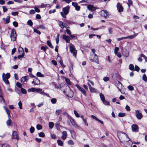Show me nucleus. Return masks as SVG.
Returning a JSON list of instances; mask_svg holds the SVG:
<instances>
[{
	"mask_svg": "<svg viewBox=\"0 0 147 147\" xmlns=\"http://www.w3.org/2000/svg\"><path fill=\"white\" fill-rule=\"evenodd\" d=\"M36 88H32L30 89H28V90L29 92H36Z\"/></svg>",
	"mask_w": 147,
	"mask_h": 147,
	"instance_id": "2f4dec72",
	"label": "nucleus"
},
{
	"mask_svg": "<svg viewBox=\"0 0 147 147\" xmlns=\"http://www.w3.org/2000/svg\"><path fill=\"white\" fill-rule=\"evenodd\" d=\"M18 105L19 106V108L20 109H22V104L21 101H19L18 103Z\"/></svg>",
	"mask_w": 147,
	"mask_h": 147,
	"instance_id": "de8ad7c7",
	"label": "nucleus"
},
{
	"mask_svg": "<svg viewBox=\"0 0 147 147\" xmlns=\"http://www.w3.org/2000/svg\"><path fill=\"white\" fill-rule=\"evenodd\" d=\"M67 136V132L66 131H64L62 132V135L61 137L63 140H65Z\"/></svg>",
	"mask_w": 147,
	"mask_h": 147,
	"instance_id": "f3484780",
	"label": "nucleus"
},
{
	"mask_svg": "<svg viewBox=\"0 0 147 147\" xmlns=\"http://www.w3.org/2000/svg\"><path fill=\"white\" fill-rule=\"evenodd\" d=\"M100 13L102 16L105 18H107L109 16V13L106 10H103L101 11Z\"/></svg>",
	"mask_w": 147,
	"mask_h": 147,
	"instance_id": "0eeeda50",
	"label": "nucleus"
},
{
	"mask_svg": "<svg viewBox=\"0 0 147 147\" xmlns=\"http://www.w3.org/2000/svg\"><path fill=\"white\" fill-rule=\"evenodd\" d=\"M70 8V7L69 5L63 8L62 9L63 12H60L61 15L63 18H66V16L69 13Z\"/></svg>",
	"mask_w": 147,
	"mask_h": 147,
	"instance_id": "f257e3e1",
	"label": "nucleus"
},
{
	"mask_svg": "<svg viewBox=\"0 0 147 147\" xmlns=\"http://www.w3.org/2000/svg\"><path fill=\"white\" fill-rule=\"evenodd\" d=\"M37 29H41L43 30H45L46 29V27L42 25H39L37 28Z\"/></svg>",
	"mask_w": 147,
	"mask_h": 147,
	"instance_id": "c756f323",
	"label": "nucleus"
},
{
	"mask_svg": "<svg viewBox=\"0 0 147 147\" xmlns=\"http://www.w3.org/2000/svg\"><path fill=\"white\" fill-rule=\"evenodd\" d=\"M36 92L40 93L41 94V93L42 92H43V91H42V89L41 88H37L36 89Z\"/></svg>",
	"mask_w": 147,
	"mask_h": 147,
	"instance_id": "37998d69",
	"label": "nucleus"
},
{
	"mask_svg": "<svg viewBox=\"0 0 147 147\" xmlns=\"http://www.w3.org/2000/svg\"><path fill=\"white\" fill-rule=\"evenodd\" d=\"M13 26L16 27H17L18 26V24L17 22H14L13 23Z\"/></svg>",
	"mask_w": 147,
	"mask_h": 147,
	"instance_id": "052dcab7",
	"label": "nucleus"
},
{
	"mask_svg": "<svg viewBox=\"0 0 147 147\" xmlns=\"http://www.w3.org/2000/svg\"><path fill=\"white\" fill-rule=\"evenodd\" d=\"M103 103L105 105H110V104L109 102L106 100H105L103 101H102Z\"/></svg>",
	"mask_w": 147,
	"mask_h": 147,
	"instance_id": "79ce46f5",
	"label": "nucleus"
},
{
	"mask_svg": "<svg viewBox=\"0 0 147 147\" xmlns=\"http://www.w3.org/2000/svg\"><path fill=\"white\" fill-rule=\"evenodd\" d=\"M42 128V125L40 124H38L36 126V128L38 130H40Z\"/></svg>",
	"mask_w": 147,
	"mask_h": 147,
	"instance_id": "3c124183",
	"label": "nucleus"
},
{
	"mask_svg": "<svg viewBox=\"0 0 147 147\" xmlns=\"http://www.w3.org/2000/svg\"><path fill=\"white\" fill-rule=\"evenodd\" d=\"M72 5L75 7V9L77 11H79L80 9V7L78 6L77 3L76 2H72Z\"/></svg>",
	"mask_w": 147,
	"mask_h": 147,
	"instance_id": "ddd939ff",
	"label": "nucleus"
},
{
	"mask_svg": "<svg viewBox=\"0 0 147 147\" xmlns=\"http://www.w3.org/2000/svg\"><path fill=\"white\" fill-rule=\"evenodd\" d=\"M18 51L20 54H23L24 55V49L22 47H19V48Z\"/></svg>",
	"mask_w": 147,
	"mask_h": 147,
	"instance_id": "4be33fe9",
	"label": "nucleus"
},
{
	"mask_svg": "<svg viewBox=\"0 0 147 147\" xmlns=\"http://www.w3.org/2000/svg\"><path fill=\"white\" fill-rule=\"evenodd\" d=\"M88 9L91 11H93L96 9V8L92 5H89L88 6Z\"/></svg>",
	"mask_w": 147,
	"mask_h": 147,
	"instance_id": "412c9836",
	"label": "nucleus"
},
{
	"mask_svg": "<svg viewBox=\"0 0 147 147\" xmlns=\"http://www.w3.org/2000/svg\"><path fill=\"white\" fill-rule=\"evenodd\" d=\"M0 102H5V100L2 96V95H0Z\"/></svg>",
	"mask_w": 147,
	"mask_h": 147,
	"instance_id": "09e8293b",
	"label": "nucleus"
},
{
	"mask_svg": "<svg viewBox=\"0 0 147 147\" xmlns=\"http://www.w3.org/2000/svg\"><path fill=\"white\" fill-rule=\"evenodd\" d=\"M142 80L145 82L147 81V77L145 74L143 75L142 76Z\"/></svg>",
	"mask_w": 147,
	"mask_h": 147,
	"instance_id": "4c0bfd02",
	"label": "nucleus"
},
{
	"mask_svg": "<svg viewBox=\"0 0 147 147\" xmlns=\"http://www.w3.org/2000/svg\"><path fill=\"white\" fill-rule=\"evenodd\" d=\"M40 83V80L37 78H35L34 79L32 82V83L34 84V85H38Z\"/></svg>",
	"mask_w": 147,
	"mask_h": 147,
	"instance_id": "2eb2a0df",
	"label": "nucleus"
},
{
	"mask_svg": "<svg viewBox=\"0 0 147 147\" xmlns=\"http://www.w3.org/2000/svg\"><path fill=\"white\" fill-rule=\"evenodd\" d=\"M27 23L28 25H30V26H32L33 25V23L32 21L30 20H29L27 22Z\"/></svg>",
	"mask_w": 147,
	"mask_h": 147,
	"instance_id": "4d7b16f0",
	"label": "nucleus"
},
{
	"mask_svg": "<svg viewBox=\"0 0 147 147\" xmlns=\"http://www.w3.org/2000/svg\"><path fill=\"white\" fill-rule=\"evenodd\" d=\"M47 45L51 48H53V47L52 45L51 42L49 40H48L47 41Z\"/></svg>",
	"mask_w": 147,
	"mask_h": 147,
	"instance_id": "e433bc0d",
	"label": "nucleus"
},
{
	"mask_svg": "<svg viewBox=\"0 0 147 147\" xmlns=\"http://www.w3.org/2000/svg\"><path fill=\"white\" fill-rule=\"evenodd\" d=\"M100 96L101 99V100L102 101H103V100H105L104 96V95L102 93H100Z\"/></svg>",
	"mask_w": 147,
	"mask_h": 147,
	"instance_id": "c85d7f7f",
	"label": "nucleus"
},
{
	"mask_svg": "<svg viewBox=\"0 0 147 147\" xmlns=\"http://www.w3.org/2000/svg\"><path fill=\"white\" fill-rule=\"evenodd\" d=\"M132 131L133 132H137L138 131V127L136 124H134L132 125Z\"/></svg>",
	"mask_w": 147,
	"mask_h": 147,
	"instance_id": "1a4fd4ad",
	"label": "nucleus"
},
{
	"mask_svg": "<svg viewBox=\"0 0 147 147\" xmlns=\"http://www.w3.org/2000/svg\"><path fill=\"white\" fill-rule=\"evenodd\" d=\"M62 112V111L61 109L57 110L56 111V114L59 115Z\"/></svg>",
	"mask_w": 147,
	"mask_h": 147,
	"instance_id": "a19ab883",
	"label": "nucleus"
},
{
	"mask_svg": "<svg viewBox=\"0 0 147 147\" xmlns=\"http://www.w3.org/2000/svg\"><path fill=\"white\" fill-rule=\"evenodd\" d=\"M67 96L68 97L72 98L74 96V93L73 91L71 90H69L68 94L67 95Z\"/></svg>",
	"mask_w": 147,
	"mask_h": 147,
	"instance_id": "5701e85b",
	"label": "nucleus"
},
{
	"mask_svg": "<svg viewBox=\"0 0 147 147\" xmlns=\"http://www.w3.org/2000/svg\"><path fill=\"white\" fill-rule=\"evenodd\" d=\"M1 147H9V146L8 144H2Z\"/></svg>",
	"mask_w": 147,
	"mask_h": 147,
	"instance_id": "774afa93",
	"label": "nucleus"
},
{
	"mask_svg": "<svg viewBox=\"0 0 147 147\" xmlns=\"http://www.w3.org/2000/svg\"><path fill=\"white\" fill-rule=\"evenodd\" d=\"M117 87L120 91H121V88L122 87V84L119 81H118V83L117 85Z\"/></svg>",
	"mask_w": 147,
	"mask_h": 147,
	"instance_id": "b1692460",
	"label": "nucleus"
},
{
	"mask_svg": "<svg viewBox=\"0 0 147 147\" xmlns=\"http://www.w3.org/2000/svg\"><path fill=\"white\" fill-rule=\"evenodd\" d=\"M129 69L131 71H134V67L132 64H130L129 66Z\"/></svg>",
	"mask_w": 147,
	"mask_h": 147,
	"instance_id": "7c9ffc66",
	"label": "nucleus"
},
{
	"mask_svg": "<svg viewBox=\"0 0 147 147\" xmlns=\"http://www.w3.org/2000/svg\"><path fill=\"white\" fill-rule=\"evenodd\" d=\"M57 143L60 146H62L63 145V142L60 140H57Z\"/></svg>",
	"mask_w": 147,
	"mask_h": 147,
	"instance_id": "a878e982",
	"label": "nucleus"
},
{
	"mask_svg": "<svg viewBox=\"0 0 147 147\" xmlns=\"http://www.w3.org/2000/svg\"><path fill=\"white\" fill-rule=\"evenodd\" d=\"M109 77H105L103 78V80L105 82H107L109 81Z\"/></svg>",
	"mask_w": 147,
	"mask_h": 147,
	"instance_id": "bf43d9fd",
	"label": "nucleus"
},
{
	"mask_svg": "<svg viewBox=\"0 0 147 147\" xmlns=\"http://www.w3.org/2000/svg\"><path fill=\"white\" fill-rule=\"evenodd\" d=\"M65 81H66L67 83L69 85H71V83L70 80L67 78H65Z\"/></svg>",
	"mask_w": 147,
	"mask_h": 147,
	"instance_id": "cd10ccee",
	"label": "nucleus"
},
{
	"mask_svg": "<svg viewBox=\"0 0 147 147\" xmlns=\"http://www.w3.org/2000/svg\"><path fill=\"white\" fill-rule=\"evenodd\" d=\"M29 77L28 76H25L22 77L21 79V82H27L28 79Z\"/></svg>",
	"mask_w": 147,
	"mask_h": 147,
	"instance_id": "a211bd4d",
	"label": "nucleus"
},
{
	"mask_svg": "<svg viewBox=\"0 0 147 147\" xmlns=\"http://www.w3.org/2000/svg\"><path fill=\"white\" fill-rule=\"evenodd\" d=\"M12 138L16 139L17 140H18L19 139V137L16 131H13Z\"/></svg>",
	"mask_w": 147,
	"mask_h": 147,
	"instance_id": "9b49d317",
	"label": "nucleus"
},
{
	"mask_svg": "<svg viewBox=\"0 0 147 147\" xmlns=\"http://www.w3.org/2000/svg\"><path fill=\"white\" fill-rule=\"evenodd\" d=\"M70 132L72 138L74 139H76V134L75 131L74 130H71Z\"/></svg>",
	"mask_w": 147,
	"mask_h": 147,
	"instance_id": "aec40b11",
	"label": "nucleus"
},
{
	"mask_svg": "<svg viewBox=\"0 0 147 147\" xmlns=\"http://www.w3.org/2000/svg\"><path fill=\"white\" fill-rule=\"evenodd\" d=\"M125 113H119L118 116L120 117H123L125 116Z\"/></svg>",
	"mask_w": 147,
	"mask_h": 147,
	"instance_id": "5fc2aeb1",
	"label": "nucleus"
},
{
	"mask_svg": "<svg viewBox=\"0 0 147 147\" xmlns=\"http://www.w3.org/2000/svg\"><path fill=\"white\" fill-rule=\"evenodd\" d=\"M10 77V74L9 73H7L6 74L3 73L2 75V78L3 80L5 83L7 84H9L8 79Z\"/></svg>",
	"mask_w": 147,
	"mask_h": 147,
	"instance_id": "7ed1b4c3",
	"label": "nucleus"
},
{
	"mask_svg": "<svg viewBox=\"0 0 147 147\" xmlns=\"http://www.w3.org/2000/svg\"><path fill=\"white\" fill-rule=\"evenodd\" d=\"M51 102L52 104H55L57 102V99L55 98H52L51 100Z\"/></svg>",
	"mask_w": 147,
	"mask_h": 147,
	"instance_id": "a18cd8bd",
	"label": "nucleus"
},
{
	"mask_svg": "<svg viewBox=\"0 0 147 147\" xmlns=\"http://www.w3.org/2000/svg\"><path fill=\"white\" fill-rule=\"evenodd\" d=\"M63 38L68 43L70 42V38L69 36L64 34L63 36Z\"/></svg>",
	"mask_w": 147,
	"mask_h": 147,
	"instance_id": "4468645a",
	"label": "nucleus"
},
{
	"mask_svg": "<svg viewBox=\"0 0 147 147\" xmlns=\"http://www.w3.org/2000/svg\"><path fill=\"white\" fill-rule=\"evenodd\" d=\"M134 70L136 71H139L140 70V68L137 65H136L134 69Z\"/></svg>",
	"mask_w": 147,
	"mask_h": 147,
	"instance_id": "e2e57ef3",
	"label": "nucleus"
},
{
	"mask_svg": "<svg viewBox=\"0 0 147 147\" xmlns=\"http://www.w3.org/2000/svg\"><path fill=\"white\" fill-rule=\"evenodd\" d=\"M89 88L90 90V91L92 92H96V90L95 88H92V86L90 87Z\"/></svg>",
	"mask_w": 147,
	"mask_h": 147,
	"instance_id": "bb28decb",
	"label": "nucleus"
},
{
	"mask_svg": "<svg viewBox=\"0 0 147 147\" xmlns=\"http://www.w3.org/2000/svg\"><path fill=\"white\" fill-rule=\"evenodd\" d=\"M58 59H59L60 61L59 62L60 63L61 65L63 67H64L65 66L63 64L62 61L61 60V58L60 57H59Z\"/></svg>",
	"mask_w": 147,
	"mask_h": 147,
	"instance_id": "393cba45",
	"label": "nucleus"
},
{
	"mask_svg": "<svg viewBox=\"0 0 147 147\" xmlns=\"http://www.w3.org/2000/svg\"><path fill=\"white\" fill-rule=\"evenodd\" d=\"M3 20L4 21V23L5 24H8L9 22L10 17L9 16H7L6 20L5 18H3Z\"/></svg>",
	"mask_w": 147,
	"mask_h": 147,
	"instance_id": "6ab92c4d",
	"label": "nucleus"
},
{
	"mask_svg": "<svg viewBox=\"0 0 147 147\" xmlns=\"http://www.w3.org/2000/svg\"><path fill=\"white\" fill-rule=\"evenodd\" d=\"M136 115L137 118L138 119H140L142 117V115L141 113H140L138 110L136 111Z\"/></svg>",
	"mask_w": 147,
	"mask_h": 147,
	"instance_id": "6e6552de",
	"label": "nucleus"
},
{
	"mask_svg": "<svg viewBox=\"0 0 147 147\" xmlns=\"http://www.w3.org/2000/svg\"><path fill=\"white\" fill-rule=\"evenodd\" d=\"M119 74L117 73H115L113 74V78L114 79H116L117 78H119Z\"/></svg>",
	"mask_w": 147,
	"mask_h": 147,
	"instance_id": "f704fd0d",
	"label": "nucleus"
},
{
	"mask_svg": "<svg viewBox=\"0 0 147 147\" xmlns=\"http://www.w3.org/2000/svg\"><path fill=\"white\" fill-rule=\"evenodd\" d=\"M3 11L4 12H5L6 11H7V7L5 6H3Z\"/></svg>",
	"mask_w": 147,
	"mask_h": 147,
	"instance_id": "69168bd1",
	"label": "nucleus"
},
{
	"mask_svg": "<svg viewBox=\"0 0 147 147\" xmlns=\"http://www.w3.org/2000/svg\"><path fill=\"white\" fill-rule=\"evenodd\" d=\"M58 24L59 26L62 29L64 28H66V24L62 21H59Z\"/></svg>",
	"mask_w": 147,
	"mask_h": 147,
	"instance_id": "dca6fc26",
	"label": "nucleus"
},
{
	"mask_svg": "<svg viewBox=\"0 0 147 147\" xmlns=\"http://www.w3.org/2000/svg\"><path fill=\"white\" fill-rule=\"evenodd\" d=\"M54 125V123L52 122H50L49 124V126L50 129H52Z\"/></svg>",
	"mask_w": 147,
	"mask_h": 147,
	"instance_id": "473e14b6",
	"label": "nucleus"
},
{
	"mask_svg": "<svg viewBox=\"0 0 147 147\" xmlns=\"http://www.w3.org/2000/svg\"><path fill=\"white\" fill-rule=\"evenodd\" d=\"M117 8L118 11L121 12L123 11V8L120 4L118 3L117 5Z\"/></svg>",
	"mask_w": 147,
	"mask_h": 147,
	"instance_id": "f8f14e48",
	"label": "nucleus"
},
{
	"mask_svg": "<svg viewBox=\"0 0 147 147\" xmlns=\"http://www.w3.org/2000/svg\"><path fill=\"white\" fill-rule=\"evenodd\" d=\"M16 86L18 88H22V85L19 82H17L16 84Z\"/></svg>",
	"mask_w": 147,
	"mask_h": 147,
	"instance_id": "6e6d98bb",
	"label": "nucleus"
},
{
	"mask_svg": "<svg viewBox=\"0 0 147 147\" xmlns=\"http://www.w3.org/2000/svg\"><path fill=\"white\" fill-rule=\"evenodd\" d=\"M70 51L73 55L75 57H76L77 54V50L75 49V47L74 45L70 44L69 47Z\"/></svg>",
	"mask_w": 147,
	"mask_h": 147,
	"instance_id": "39448f33",
	"label": "nucleus"
},
{
	"mask_svg": "<svg viewBox=\"0 0 147 147\" xmlns=\"http://www.w3.org/2000/svg\"><path fill=\"white\" fill-rule=\"evenodd\" d=\"M135 36L134 35H132L131 36H127L125 37L126 39L127 38H130L132 39L135 37Z\"/></svg>",
	"mask_w": 147,
	"mask_h": 147,
	"instance_id": "49530a36",
	"label": "nucleus"
},
{
	"mask_svg": "<svg viewBox=\"0 0 147 147\" xmlns=\"http://www.w3.org/2000/svg\"><path fill=\"white\" fill-rule=\"evenodd\" d=\"M6 113L8 115V118L10 117V111L8 109H7V110H5Z\"/></svg>",
	"mask_w": 147,
	"mask_h": 147,
	"instance_id": "864d4df0",
	"label": "nucleus"
},
{
	"mask_svg": "<svg viewBox=\"0 0 147 147\" xmlns=\"http://www.w3.org/2000/svg\"><path fill=\"white\" fill-rule=\"evenodd\" d=\"M74 113L76 117H80V115L79 114L77 113V112L76 111H74Z\"/></svg>",
	"mask_w": 147,
	"mask_h": 147,
	"instance_id": "13d9d810",
	"label": "nucleus"
},
{
	"mask_svg": "<svg viewBox=\"0 0 147 147\" xmlns=\"http://www.w3.org/2000/svg\"><path fill=\"white\" fill-rule=\"evenodd\" d=\"M21 91L22 94H26L27 93V91L26 90L23 88H21Z\"/></svg>",
	"mask_w": 147,
	"mask_h": 147,
	"instance_id": "58836bf2",
	"label": "nucleus"
},
{
	"mask_svg": "<svg viewBox=\"0 0 147 147\" xmlns=\"http://www.w3.org/2000/svg\"><path fill=\"white\" fill-rule=\"evenodd\" d=\"M36 75L37 76L40 77H44V75L42 74L40 72H38L36 74Z\"/></svg>",
	"mask_w": 147,
	"mask_h": 147,
	"instance_id": "ea45409f",
	"label": "nucleus"
},
{
	"mask_svg": "<svg viewBox=\"0 0 147 147\" xmlns=\"http://www.w3.org/2000/svg\"><path fill=\"white\" fill-rule=\"evenodd\" d=\"M50 6V5L49 4H42L40 5V7L41 8H44L46 7H49Z\"/></svg>",
	"mask_w": 147,
	"mask_h": 147,
	"instance_id": "c9c22d12",
	"label": "nucleus"
},
{
	"mask_svg": "<svg viewBox=\"0 0 147 147\" xmlns=\"http://www.w3.org/2000/svg\"><path fill=\"white\" fill-rule=\"evenodd\" d=\"M39 136L43 138L45 136V134L43 132H41L38 134Z\"/></svg>",
	"mask_w": 147,
	"mask_h": 147,
	"instance_id": "c03bdc74",
	"label": "nucleus"
},
{
	"mask_svg": "<svg viewBox=\"0 0 147 147\" xmlns=\"http://www.w3.org/2000/svg\"><path fill=\"white\" fill-rule=\"evenodd\" d=\"M60 123L59 121H58L57 123H56L55 124V126L58 129V128H59V127L60 126Z\"/></svg>",
	"mask_w": 147,
	"mask_h": 147,
	"instance_id": "603ef678",
	"label": "nucleus"
},
{
	"mask_svg": "<svg viewBox=\"0 0 147 147\" xmlns=\"http://www.w3.org/2000/svg\"><path fill=\"white\" fill-rule=\"evenodd\" d=\"M34 32L38 34L39 35L41 34V32H40L39 30H37V29H34Z\"/></svg>",
	"mask_w": 147,
	"mask_h": 147,
	"instance_id": "0e129e2a",
	"label": "nucleus"
},
{
	"mask_svg": "<svg viewBox=\"0 0 147 147\" xmlns=\"http://www.w3.org/2000/svg\"><path fill=\"white\" fill-rule=\"evenodd\" d=\"M119 49L118 47H115L114 49V53L115 54H117V51L119 50Z\"/></svg>",
	"mask_w": 147,
	"mask_h": 147,
	"instance_id": "680f3d73",
	"label": "nucleus"
},
{
	"mask_svg": "<svg viewBox=\"0 0 147 147\" xmlns=\"http://www.w3.org/2000/svg\"><path fill=\"white\" fill-rule=\"evenodd\" d=\"M10 118V117L8 118V119L6 121V124L8 126L10 125L11 123V121Z\"/></svg>",
	"mask_w": 147,
	"mask_h": 147,
	"instance_id": "72a5a7b5",
	"label": "nucleus"
},
{
	"mask_svg": "<svg viewBox=\"0 0 147 147\" xmlns=\"http://www.w3.org/2000/svg\"><path fill=\"white\" fill-rule=\"evenodd\" d=\"M10 37L11 41H14L16 40L17 35L15 29H12L11 30Z\"/></svg>",
	"mask_w": 147,
	"mask_h": 147,
	"instance_id": "20e7f679",
	"label": "nucleus"
},
{
	"mask_svg": "<svg viewBox=\"0 0 147 147\" xmlns=\"http://www.w3.org/2000/svg\"><path fill=\"white\" fill-rule=\"evenodd\" d=\"M18 12H12L11 13V14L13 16H17L18 14Z\"/></svg>",
	"mask_w": 147,
	"mask_h": 147,
	"instance_id": "338daca9",
	"label": "nucleus"
},
{
	"mask_svg": "<svg viewBox=\"0 0 147 147\" xmlns=\"http://www.w3.org/2000/svg\"><path fill=\"white\" fill-rule=\"evenodd\" d=\"M118 136L120 141H121V140H123V139L125 137L128 138L129 139L128 140L129 141V138L127 135L125 133L120 132Z\"/></svg>",
	"mask_w": 147,
	"mask_h": 147,
	"instance_id": "423d86ee",
	"label": "nucleus"
},
{
	"mask_svg": "<svg viewBox=\"0 0 147 147\" xmlns=\"http://www.w3.org/2000/svg\"><path fill=\"white\" fill-rule=\"evenodd\" d=\"M89 60L92 62L98 63V57L96 54H91L89 57Z\"/></svg>",
	"mask_w": 147,
	"mask_h": 147,
	"instance_id": "f03ea898",
	"label": "nucleus"
},
{
	"mask_svg": "<svg viewBox=\"0 0 147 147\" xmlns=\"http://www.w3.org/2000/svg\"><path fill=\"white\" fill-rule=\"evenodd\" d=\"M35 130L33 126H31L30 129V132L31 133H32L34 132Z\"/></svg>",
	"mask_w": 147,
	"mask_h": 147,
	"instance_id": "8fccbe9b",
	"label": "nucleus"
},
{
	"mask_svg": "<svg viewBox=\"0 0 147 147\" xmlns=\"http://www.w3.org/2000/svg\"><path fill=\"white\" fill-rule=\"evenodd\" d=\"M76 86L77 88L83 94H84L85 96H86V92L83 88L80 86L78 85H76Z\"/></svg>",
	"mask_w": 147,
	"mask_h": 147,
	"instance_id": "9d476101",
	"label": "nucleus"
}]
</instances>
